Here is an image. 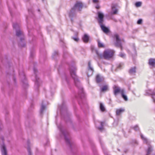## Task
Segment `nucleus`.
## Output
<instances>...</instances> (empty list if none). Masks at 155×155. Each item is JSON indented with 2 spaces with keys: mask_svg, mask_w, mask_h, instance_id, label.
<instances>
[{
  "mask_svg": "<svg viewBox=\"0 0 155 155\" xmlns=\"http://www.w3.org/2000/svg\"><path fill=\"white\" fill-rule=\"evenodd\" d=\"M95 52L99 58H104L106 59H109L112 58L114 53V50L111 49H107L105 50L103 54H100L98 51L97 50H96Z\"/></svg>",
  "mask_w": 155,
  "mask_h": 155,
  "instance_id": "f257e3e1",
  "label": "nucleus"
},
{
  "mask_svg": "<svg viewBox=\"0 0 155 155\" xmlns=\"http://www.w3.org/2000/svg\"><path fill=\"white\" fill-rule=\"evenodd\" d=\"M82 4L81 3L77 2L74 7L72 8L69 13V17L72 20V18L75 15L76 12L80 11L82 8Z\"/></svg>",
  "mask_w": 155,
  "mask_h": 155,
  "instance_id": "f03ea898",
  "label": "nucleus"
},
{
  "mask_svg": "<svg viewBox=\"0 0 155 155\" xmlns=\"http://www.w3.org/2000/svg\"><path fill=\"white\" fill-rule=\"evenodd\" d=\"M76 68L74 66H73L70 68V73L72 78L74 80L76 85L79 87L80 85V83L78 80V77L76 75L75 72Z\"/></svg>",
  "mask_w": 155,
  "mask_h": 155,
  "instance_id": "7ed1b4c3",
  "label": "nucleus"
},
{
  "mask_svg": "<svg viewBox=\"0 0 155 155\" xmlns=\"http://www.w3.org/2000/svg\"><path fill=\"white\" fill-rule=\"evenodd\" d=\"M140 136L141 138L143 140L144 143H146L147 145H149L148 148L147 150V153L146 154V155H149L152 151L153 150L152 147L151 145H150V142L142 134H140Z\"/></svg>",
  "mask_w": 155,
  "mask_h": 155,
  "instance_id": "20e7f679",
  "label": "nucleus"
},
{
  "mask_svg": "<svg viewBox=\"0 0 155 155\" xmlns=\"http://www.w3.org/2000/svg\"><path fill=\"white\" fill-rule=\"evenodd\" d=\"M3 138L0 136V145L2 155H8L7 151L3 143Z\"/></svg>",
  "mask_w": 155,
  "mask_h": 155,
  "instance_id": "39448f33",
  "label": "nucleus"
},
{
  "mask_svg": "<svg viewBox=\"0 0 155 155\" xmlns=\"http://www.w3.org/2000/svg\"><path fill=\"white\" fill-rule=\"evenodd\" d=\"M58 128L59 129L61 134L64 136L66 143L71 146L70 141L69 138L67 137V135H68V132L66 131L63 129L61 126H58Z\"/></svg>",
  "mask_w": 155,
  "mask_h": 155,
  "instance_id": "423d86ee",
  "label": "nucleus"
},
{
  "mask_svg": "<svg viewBox=\"0 0 155 155\" xmlns=\"http://www.w3.org/2000/svg\"><path fill=\"white\" fill-rule=\"evenodd\" d=\"M19 26L18 24L16 23L13 24V27L14 28L16 29V35L18 37L23 36V34L22 32L19 29Z\"/></svg>",
  "mask_w": 155,
  "mask_h": 155,
  "instance_id": "0eeeda50",
  "label": "nucleus"
},
{
  "mask_svg": "<svg viewBox=\"0 0 155 155\" xmlns=\"http://www.w3.org/2000/svg\"><path fill=\"white\" fill-rule=\"evenodd\" d=\"M114 94L115 96L119 93L120 94L122 93L124 90L123 89H121L120 87L116 86H114L113 87Z\"/></svg>",
  "mask_w": 155,
  "mask_h": 155,
  "instance_id": "6e6552de",
  "label": "nucleus"
},
{
  "mask_svg": "<svg viewBox=\"0 0 155 155\" xmlns=\"http://www.w3.org/2000/svg\"><path fill=\"white\" fill-rule=\"evenodd\" d=\"M114 37L116 39V42L115 43L116 46L118 47H120L121 50L122 49V47L121 41H122L119 37L118 35L117 34H115L114 35Z\"/></svg>",
  "mask_w": 155,
  "mask_h": 155,
  "instance_id": "1a4fd4ad",
  "label": "nucleus"
},
{
  "mask_svg": "<svg viewBox=\"0 0 155 155\" xmlns=\"http://www.w3.org/2000/svg\"><path fill=\"white\" fill-rule=\"evenodd\" d=\"M88 71L87 73L88 76L91 75L94 71V69L91 65V63L89 61L88 64Z\"/></svg>",
  "mask_w": 155,
  "mask_h": 155,
  "instance_id": "9d476101",
  "label": "nucleus"
},
{
  "mask_svg": "<svg viewBox=\"0 0 155 155\" xmlns=\"http://www.w3.org/2000/svg\"><path fill=\"white\" fill-rule=\"evenodd\" d=\"M98 18V21L100 25L102 24L104 22V14L101 12H97Z\"/></svg>",
  "mask_w": 155,
  "mask_h": 155,
  "instance_id": "9b49d317",
  "label": "nucleus"
},
{
  "mask_svg": "<svg viewBox=\"0 0 155 155\" xmlns=\"http://www.w3.org/2000/svg\"><path fill=\"white\" fill-rule=\"evenodd\" d=\"M146 95H151L154 102L155 103V92H153L150 90L146 91Z\"/></svg>",
  "mask_w": 155,
  "mask_h": 155,
  "instance_id": "f8f14e48",
  "label": "nucleus"
},
{
  "mask_svg": "<svg viewBox=\"0 0 155 155\" xmlns=\"http://www.w3.org/2000/svg\"><path fill=\"white\" fill-rule=\"evenodd\" d=\"M149 64L152 68L155 67V59L153 58L149 59Z\"/></svg>",
  "mask_w": 155,
  "mask_h": 155,
  "instance_id": "ddd939ff",
  "label": "nucleus"
},
{
  "mask_svg": "<svg viewBox=\"0 0 155 155\" xmlns=\"http://www.w3.org/2000/svg\"><path fill=\"white\" fill-rule=\"evenodd\" d=\"M100 26L101 29L105 33H107L109 32V30L108 28L106 27L102 24H100Z\"/></svg>",
  "mask_w": 155,
  "mask_h": 155,
  "instance_id": "4468645a",
  "label": "nucleus"
},
{
  "mask_svg": "<svg viewBox=\"0 0 155 155\" xmlns=\"http://www.w3.org/2000/svg\"><path fill=\"white\" fill-rule=\"evenodd\" d=\"M89 39V36L86 34H84L82 37V39L83 41L85 43H87Z\"/></svg>",
  "mask_w": 155,
  "mask_h": 155,
  "instance_id": "2eb2a0df",
  "label": "nucleus"
},
{
  "mask_svg": "<svg viewBox=\"0 0 155 155\" xmlns=\"http://www.w3.org/2000/svg\"><path fill=\"white\" fill-rule=\"evenodd\" d=\"M136 72V68L134 67L131 68L129 70V73L131 75H134Z\"/></svg>",
  "mask_w": 155,
  "mask_h": 155,
  "instance_id": "dca6fc26",
  "label": "nucleus"
},
{
  "mask_svg": "<svg viewBox=\"0 0 155 155\" xmlns=\"http://www.w3.org/2000/svg\"><path fill=\"white\" fill-rule=\"evenodd\" d=\"M104 80V78L103 77L100 76L99 75H97L96 77V82L99 83Z\"/></svg>",
  "mask_w": 155,
  "mask_h": 155,
  "instance_id": "f3484780",
  "label": "nucleus"
},
{
  "mask_svg": "<svg viewBox=\"0 0 155 155\" xmlns=\"http://www.w3.org/2000/svg\"><path fill=\"white\" fill-rule=\"evenodd\" d=\"M117 9L116 8L115 6L114 5L112 6V11L111 12V14H117Z\"/></svg>",
  "mask_w": 155,
  "mask_h": 155,
  "instance_id": "a211bd4d",
  "label": "nucleus"
},
{
  "mask_svg": "<svg viewBox=\"0 0 155 155\" xmlns=\"http://www.w3.org/2000/svg\"><path fill=\"white\" fill-rule=\"evenodd\" d=\"M125 110L124 108H120L117 109L116 110V115H120L122 113L124 112Z\"/></svg>",
  "mask_w": 155,
  "mask_h": 155,
  "instance_id": "6ab92c4d",
  "label": "nucleus"
},
{
  "mask_svg": "<svg viewBox=\"0 0 155 155\" xmlns=\"http://www.w3.org/2000/svg\"><path fill=\"white\" fill-rule=\"evenodd\" d=\"M35 78V86H36L37 87L39 86L40 84V80L39 78L37 76H36Z\"/></svg>",
  "mask_w": 155,
  "mask_h": 155,
  "instance_id": "aec40b11",
  "label": "nucleus"
},
{
  "mask_svg": "<svg viewBox=\"0 0 155 155\" xmlns=\"http://www.w3.org/2000/svg\"><path fill=\"white\" fill-rule=\"evenodd\" d=\"M125 91L121 94V97L125 101H127L128 100L127 96L125 94Z\"/></svg>",
  "mask_w": 155,
  "mask_h": 155,
  "instance_id": "412c9836",
  "label": "nucleus"
},
{
  "mask_svg": "<svg viewBox=\"0 0 155 155\" xmlns=\"http://www.w3.org/2000/svg\"><path fill=\"white\" fill-rule=\"evenodd\" d=\"M80 93H79V95L81 97H83L84 96V94L83 92V88L81 87H80Z\"/></svg>",
  "mask_w": 155,
  "mask_h": 155,
  "instance_id": "4be33fe9",
  "label": "nucleus"
},
{
  "mask_svg": "<svg viewBox=\"0 0 155 155\" xmlns=\"http://www.w3.org/2000/svg\"><path fill=\"white\" fill-rule=\"evenodd\" d=\"M100 108L101 111L103 112L105 111V108L103 104L101 103L100 104Z\"/></svg>",
  "mask_w": 155,
  "mask_h": 155,
  "instance_id": "5701e85b",
  "label": "nucleus"
},
{
  "mask_svg": "<svg viewBox=\"0 0 155 155\" xmlns=\"http://www.w3.org/2000/svg\"><path fill=\"white\" fill-rule=\"evenodd\" d=\"M99 123L101 125L100 127L97 126L96 124V126L99 130H101L103 129V123L102 122H99Z\"/></svg>",
  "mask_w": 155,
  "mask_h": 155,
  "instance_id": "b1692460",
  "label": "nucleus"
},
{
  "mask_svg": "<svg viewBox=\"0 0 155 155\" xmlns=\"http://www.w3.org/2000/svg\"><path fill=\"white\" fill-rule=\"evenodd\" d=\"M108 89V86L107 85H105L103 86L101 88V91H106Z\"/></svg>",
  "mask_w": 155,
  "mask_h": 155,
  "instance_id": "393cba45",
  "label": "nucleus"
},
{
  "mask_svg": "<svg viewBox=\"0 0 155 155\" xmlns=\"http://www.w3.org/2000/svg\"><path fill=\"white\" fill-rule=\"evenodd\" d=\"M45 106L43 105V104L41 105V110H40V112L41 113H42L44 110L45 109Z\"/></svg>",
  "mask_w": 155,
  "mask_h": 155,
  "instance_id": "a878e982",
  "label": "nucleus"
},
{
  "mask_svg": "<svg viewBox=\"0 0 155 155\" xmlns=\"http://www.w3.org/2000/svg\"><path fill=\"white\" fill-rule=\"evenodd\" d=\"M141 2H137L136 3L135 5L136 7H139L141 6Z\"/></svg>",
  "mask_w": 155,
  "mask_h": 155,
  "instance_id": "bb28decb",
  "label": "nucleus"
},
{
  "mask_svg": "<svg viewBox=\"0 0 155 155\" xmlns=\"http://www.w3.org/2000/svg\"><path fill=\"white\" fill-rule=\"evenodd\" d=\"M99 47H104V45L102 43H101L99 40L97 41Z\"/></svg>",
  "mask_w": 155,
  "mask_h": 155,
  "instance_id": "cd10ccee",
  "label": "nucleus"
},
{
  "mask_svg": "<svg viewBox=\"0 0 155 155\" xmlns=\"http://www.w3.org/2000/svg\"><path fill=\"white\" fill-rule=\"evenodd\" d=\"M119 56L122 58H124L125 57V54L124 53H121L119 54Z\"/></svg>",
  "mask_w": 155,
  "mask_h": 155,
  "instance_id": "c85d7f7f",
  "label": "nucleus"
},
{
  "mask_svg": "<svg viewBox=\"0 0 155 155\" xmlns=\"http://www.w3.org/2000/svg\"><path fill=\"white\" fill-rule=\"evenodd\" d=\"M72 38L75 41H78L79 40V38L78 37H72Z\"/></svg>",
  "mask_w": 155,
  "mask_h": 155,
  "instance_id": "c756f323",
  "label": "nucleus"
},
{
  "mask_svg": "<svg viewBox=\"0 0 155 155\" xmlns=\"http://www.w3.org/2000/svg\"><path fill=\"white\" fill-rule=\"evenodd\" d=\"M142 20L141 19H140L137 21V23L138 24H141L142 23Z\"/></svg>",
  "mask_w": 155,
  "mask_h": 155,
  "instance_id": "7c9ffc66",
  "label": "nucleus"
},
{
  "mask_svg": "<svg viewBox=\"0 0 155 155\" xmlns=\"http://www.w3.org/2000/svg\"><path fill=\"white\" fill-rule=\"evenodd\" d=\"M134 129L135 130H139V127H138V126L137 125L136 126H135L134 127Z\"/></svg>",
  "mask_w": 155,
  "mask_h": 155,
  "instance_id": "2f4dec72",
  "label": "nucleus"
},
{
  "mask_svg": "<svg viewBox=\"0 0 155 155\" xmlns=\"http://www.w3.org/2000/svg\"><path fill=\"white\" fill-rule=\"evenodd\" d=\"M28 152L29 155H31V152L30 150V149L29 148H28Z\"/></svg>",
  "mask_w": 155,
  "mask_h": 155,
  "instance_id": "473e14b6",
  "label": "nucleus"
},
{
  "mask_svg": "<svg viewBox=\"0 0 155 155\" xmlns=\"http://www.w3.org/2000/svg\"><path fill=\"white\" fill-rule=\"evenodd\" d=\"M92 1L94 3H97L98 1V0H92Z\"/></svg>",
  "mask_w": 155,
  "mask_h": 155,
  "instance_id": "72a5a7b5",
  "label": "nucleus"
},
{
  "mask_svg": "<svg viewBox=\"0 0 155 155\" xmlns=\"http://www.w3.org/2000/svg\"><path fill=\"white\" fill-rule=\"evenodd\" d=\"M96 8L97 9H98L100 8V6L98 5H97V6H96Z\"/></svg>",
  "mask_w": 155,
  "mask_h": 155,
  "instance_id": "f704fd0d",
  "label": "nucleus"
},
{
  "mask_svg": "<svg viewBox=\"0 0 155 155\" xmlns=\"http://www.w3.org/2000/svg\"><path fill=\"white\" fill-rule=\"evenodd\" d=\"M20 45L21 46H22V47H24V46H25V44H23V45H21V43H20Z\"/></svg>",
  "mask_w": 155,
  "mask_h": 155,
  "instance_id": "c9c22d12",
  "label": "nucleus"
},
{
  "mask_svg": "<svg viewBox=\"0 0 155 155\" xmlns=\"http://www.w3.org/2000/svg\"><path fill=\"white\" fill-rule=\"evenodd\" d=\"M2 129L1 124V121L0 120V129Z\"/></svg>",
  "mask_w": 155,
  "mask_h": 155,
  "instance_id": "e433bc0d",
  "label": "nucleus"
},
{
  "mask_svg": "<svg viewBox=\"0 0 155 155\" xmlns=\"http://www.w3.org/2000/svg\"><path fill=\"white\" fill-rule=\"evenodd\" d=\"M20 40H21V42H22V38H20Z\"/></svg>",
  "mask_w": 155,
  "mask_h": 155,
  "instance_id": "4c0bfd02",
  "label": "nucleus"
},
{
  "mask_svg": "<svg viewBox=\"0 0 155 155\" xmlns=\"http://www.w3.org/2000/svg\"><path fill=\"white\" fill-rule=\"evenodd\" d=\"M22 76V75H21V76ZM23 76L24 77V78H25V75L24 74H23Z\"/></svg>",
  "mask_w": 155,
  "mask_h": 155,
  "instance_id": "58836bf2",
  "label": "nucleus"
},
{
  "mask_svg": "<svg viewBox=\"0 0 155 155\" xmlns=\"http://www.w3.org/2000/svg\"><path fill=\"white\" fill-rule=\"evenodd\" d=\"M120 65H119L118 66V68H120Z\"/></svg>",
  "mask_w": 155,
  "mask_h": 155,
  "instance_id": "ea45409f",
  "label": "nucleus"
},
{
  "mask_svg": "<svg viewBox=\"0 0 155 155\" xmlns=\"http://www.w3.org/2000/svg\"><path fill=\"white\" fill-rule=\"evenodd\" d=\"M116 124V122H114V124Z\"/></svg>",
  "mask_w": 155,
  "mask_h": 155,
  "instance_id": "a19ab883",
  "label": "nucleus"
},
{
  "mask_svg": "<svg viewBox=\"0 0 155 155\" xmlns=\"http://www.w3.org/2000/svg\"><path fill=\"white\" fill-rule=\"evenodd\" d=\"M34 72H35V69H34Z\"/></svg>",
  "mask_w": 155,
  "mask_h": 155,
  "instance_id": "79ce46f5",
  "label": "nucleus"
},
{
  "mask_svg": "<svg viewBox=\"0 0 155 155\" xmlns=\"http://www.w3.org/2000/svg\"><path fill=\"white\" fill-rule=\"evenodd\" d=\"M19 74L21 76V75H20V73H19Z\"/></svg>",
  "mask_w": 155,
  "mask_h": 155,
  "instance_id": "37998d69",
  "label": "nucleus"
},
{
  "mask_svg": "<svg viewBox=\"0 0 155 155\" xmlns=\"http://www.w3.org/2000/svg\"><path fill=\"white\" fill-rule=\"evenodd\" d=\"M114 21H116V20L114 19Z\"/></svg>",
  "mask_w": 155,
  "mask_h": 155,
  "instance_id": "c03bdc74",
  "label": "nucleus"
},
{
  "mask_svg": "<svg viewBox=\"0 0 155 155\" xmlns=\"http://www.w3.org/2000/svg\"><path fill=\"white\" fill-rule=\"evenodd\" d=\"M44 0H42V1H44Z\"/></svg>",
  "mask_w": 155,
  "mask_h": 155,
  "instance_id": "a18cd8bd",
  "label": "nucleus"
}]
</instances>
